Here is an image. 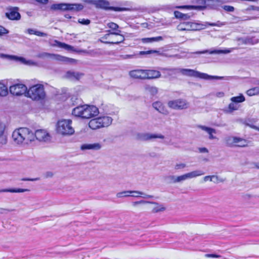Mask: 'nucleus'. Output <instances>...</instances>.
Wrapping results in <instances>:
<instances>
[{"instance_id": "obj_1", "label": "nucleus", "mask_w": 259, "mask_h": 259, "mask_svg": "<svg viewBox=\"0 0 259 259\" xmlns=\"http://www.w3.org/2000/svg\"><path fill=\"white\" fill-rule=\"evenodd\" d=\"M160 69L162 71V76L169 79L176 78L177 75L179 73H181L185 76L194 77L205 80H211L213 79H222L224 78L223 76L209 75L206 73H202L191 69L161 68Z\"/></svg>"}, {"instance_id": "obj_2", "label": "nucleus", "mask_w": 259, "mask_h": 259, "mask_svg": "<svg viewBox=\"0 0 259 259\" xmlns=\"http://www.w3.org/2000/svg\"><path fill=\"white\" fill-rule=\"evenodd\" d=\"M84 6L81 4H69V3H59L54 4L51 6L50 9L52 11H74L79 12L81 11Z\"/></svg>"}, {"instance_id": "obj_3", "label": "nucleus", "mask_w": 259, "mask_h": 259, "mask_svg": "<svg viewBox=\"0 0 259 259\" xmlns=\"http://www.w3.org/2000/svg\"><path fill=\"white\" fill-rule=\"evenodd\" d=\"M27 96L33 100L39 101L45 98L44 87L41 84H36L31 87L27 91Z\"/></svg>"}, {"instance_id": "obj_4", "label": "nucleus", "mask_w": 259, "mask_h": 259, "mask_svg": "<svg viewBox=\"0 0 259 259\" xmlns=\"http://www.w3.org/2000/svg\"><path fill=\"white\" fill-rule=\"evenodd\" d=\"M72 121L70 119H63L58 121L57 124V132L62 135H71L74 130L71 126Z\"/></svg>"}, {"instance_id": "obj_5", "label": "nucleus", "mask_w": 259, "mask_h": 259, "mask_svg": "<svg viewBox=\"0 0 259 259\" xmlns=\"http://www.w3.org/2000/svg\"><path fill=\"white\" fill-rule=\"evenodd\" d=\"M179 29L181 31H199L206 28V25L200 21L184 22L178 25Z\"/></svg>"}, {"instance_id": "obj_6", "label": "nucleus", "mask_w": 259, "mask_h": 259, "mask_svg": "<svg viewBox=\"0 0 259 259\" xmlns=\"http://www.w3.org/2000/svg\"><path fill=\"white\" fill-rule=\"evenodd\" d=\"M37 57L39 58H50L52 59L66 63H73L76 62V60L74 59L69 58L58 54H50L46 52L38 54Z\"/></svg>"}, {"instance_id": "obj_7", "label": "nucleus", "mask_w": 259, "mask_h": 259, "mask_svg": "<svg viewBox=\"0 0 259 259\" xmlns=\"http://www.w3.org/2000/svg\"><path fill=\"white\" fill-rule=\"evenodd\" d=\"M167 106L172 109L183 110L189 107V103L185 99H178L169 101L167 102Z\"/></svg>"}, {"instance_id": "obj_8", "label": "nucleus", "mask_w": 259, "mask_h": 259, "mask_svg": "<svg viewBox=\"0 0 259 259\" xmlns=\"http://www.w3.org/2000/svg\"><path fill=\"white\" fill-rule=\"evenodd\" d=\"M99 109L95 106L84 105L83 118H90L98 115Z\"/></svg>"}, {"instance_id": "obj_9", "label": "nucleus", "mask_w": 259, "mask_h": 259, "mask_svg": "<svg viewBox=\"0 0 259 259\" xmlns=\"http://www.w3.org/2000/svg\"><path fill=\"white\" fill-rule=\"evenodd\" d=\"M71 100L72 102V105H76V107L72 110V115L83 118V112L84 111V105H81L80 104H78V102H76V101H78V99L75 96L72 97Z\"/></svg>"}, {"instance_id": "obj_10", "label": "nucleus", "mask_w": 259, "mask_h": 259, "mask_svg": "<svg viewBox=\"0 0 259 259\" xmlns=\"http://www.w3.org/2000/svg\"><path fill=\"white\" fill-rule=\"evenodd\" d=\"M27 88L26 86L22 83H17L11 85L10 87V92L13 95L19 96L26 93Z\"/></svg>"}, {"instance_id": "obj_11", "label": "nucleus", "mask_w": 259, "mask_h": 259, "mask_svg": "<svg viewBox=\"0 0 259 259\" xmlns=\"http://www.w3.org/2000/svg\"><path fill=\"white\" fill-rule=\"evenodd\" d=\"M8 12L5 13L6 18L11 20H19L21 19V14L18 12L19 8L17 7H10L7 9Z\"/></svg>"}, {"instance_id": "obj_12", "label": "nucleus", "mask_w": 259, "mask_h": 259, "mask_svg": "<svg viewBox=\"0 0 259 259\" xmlns=\"http://www.w3.org/2000/svg\"><path fill=\"white\" fill-rule=\"evenodd\" d=\"M236 40L239 45H254L259 42V39L255 36H247L243 37H237Z\"/></svg>"}, {"instance_id": "obj_13", "label": "nucleus", "mask_w": 259, "mask_h": 259, "mask_svg": "<svg viewBox=\"0 0 259 259\" xmlns=\"http://www.w3.org/2000/svg\"><path fill=\"white\" fill-rule=\"evenodd\" d=\"M137 138L141 141H149L152 139L159 138L163 139L164 136L161 134L151 133H139L137 134Z\"/></svg>"}, {"instance_id": "obj_14", "label": "nucleus", "mask_w": 259, "mask_h": 259, "mask_svg": "<svg viewBox=\"0 0 259 259\" xmlns=\"http://www.w3.org/2000/svg\"><path fill=\"white\" fill-rule=\"evenodd\" d=\"M84 2L89 3L93 4L97 8H101L105 10H110V4L109 2L106 0H85Z\"/></svg>"}, {"instance_id": "obj_15", "label": "nucleus", "mask_w": 259, "mask_h": 259, "mask_svg": "<svg viewBox=\"0 0 259 259\" xmlns=\"http://www.w3.org/2000/svg\"><path fill=\"white\" fill-rule=\"evenodd\" d=\"M160 54L159 51L156 50H149L147 51H140L139 53H134L131 55H122V58L124 59H131V58H137L141 56L147 55L152 54Z\"/></svg>"}, {"instance_id": "obj_16", "label": "nucleus", "mask_w": 259, "mask_h": 259, "mask_svg": "<svg viewBox=\"0 0 259 259\" xmlns=\"http://www.w3.org/2000/svg\"><path fill=\"white\" fill-rule=\"evenodd\" d=\"M35 139L39 141H48L50 140L49 133L44 130H37L35 131Z\"/></svg>"}, {"instance_id": "obj_17", "label": "nucleus", "mask_w": 259, "mask_h": 259, "mask_svg": "<svg viewBox=\"0 0 259 259\" xmlns=\"http://www.w3.org/2000/svg\"><path fill=\"white\" fill-rule=\"evenodd\" d=\"M24 130V127L20 128L15 130L12 134V138L14 141L17 144H21L25 141L24 135L21 132Z\"/></svg>"}, {"instance_id": "obj_18", "label": "nucleus", "mask_w": 259, "mask_h": 259, "mask_svg": "<svg viewBox=\"0 0 259 259\" xmlns=\"http://www.w3.org/2000/svg\"><path fill=\"white\" fill-rule=\"evenodd\" d=\"M231 51L228 49L225 50H218V49H213V50H205L202 51H197L193 53L195 54H226L230 53Z\"/></svg>"}, {"instance_id": "obj_19", "label": "nucleus", "mask_w": 259, "mask_h": 259, "mask_svg": "<svg viewBox=\"0 0 259 259\" xmlns=\"http://www.w3.org/2000/svg\"><path fill=\"white\" fill-rule=\"evenodd\" d=\"M107 26L111 30H108L107 31L109 32V34H105V38H107V36L109 35L110 34L116 35H120V33L121 31L117 29L119 28V26L117 24L113 22H110L107 24Z\"/></svg>"}, {"instance_id": "obj_20", "label": "nucleus", "mask_w": 259, "mask_h": 259, "mask_svg": "<svg viewBox=\"0 0 259 259\" xmlns=\"http://www.w3.org/2000/svg\"><path fill=\"white\" fill-rule=\"evenodd\" d=\"M146 70L137 69L130 71V76L137 79H146Z\"/></svg>"}, {"instance_id": "obj_21", "label": "nucleus", "mask_w": 259, "mask_h": 259, "mask_svg": "<svg viewBox=\"0 0 259 259\" xmlns=\"http://www.w3.org/2000/svg\"><path fill=\"white\" fill-rule=\"evenodd\" d=\"M102 148V145L99 143H85L81 145L80 149L81 150H92L97 151Z\"/></svg>"}, {"instance_id": "obj_22", "label": "nucleus", "mask_w": 259, "mask_h": 259, "mask_svg": "<svg viewBox=\"0 0 259 259\" xmlns=\"http://www.w3.org/2000/svg\"><path fill=\"white\" fill-rule=\"evenodd\" d=\"M21 131L22 134L24 135L25 140H26L27 142L28 141L32 142L34 140L35 138V132H33L27 127H24V130Z\"/></svg>"}, {"instance_id": "obj_23", "label": "nucleus", "mask_w": 259, "mask_h": 259, "mask_svg": "<svg viewBox=\"0 0 259 259\" xmlns=\"http://www.w3.org/2000/svg\"><path fill=\"white\" fill-rule=\"evenodd\" d=\"M83 75V74L82 73L69 70L66 72L65 77L71 80L75 79L78 80Z\"/></svg>"}, {"instance_id": "obj_24", "label": "nucleus", "mask_w": 259, "mask_h": 259, "mask_svg": "<svg viewBox=\"0 0 259 259\" xmlns=\"http://www.w3.org/2000/svg\"><path fill=\"white\" fill-rule=\"evenodd\" d=\"M152 107L160 113L165 115L168 114V111L165 108L164 105L160 101H156L153 103Z\"/></svg>"}, {"instance_id": "obj_25", "label": "nucleus", "mask_w": 259, "mask_h": 259, "mask_svg": "<svg viewBox=\"0 0 259 259\" xmlns=\"http://www.w3.org/2000/svg\"><path fill=\"white\" fill-rule=\"evenodd\" d=\"M54 46L59 47L60 48L64 49L65 50L69 51L77 52V51L74 49L73 46L65 44L64 42H60L57 40H55L54 41Z\"/></svg>"}, {"instance_id": "obj_26", "label": "nucleus", "mask_w": 259, "mask_h": 259, "mask_svg": "<svg viewBox=\"0 0 259 259\" xmlns=\"http://www.w3.org/2000/svg\"><path fill=\"white\" fill-rule=\"evenodd\" d=\"M146 79H153L161 76L160 72L155 70H146Z\"/></svg>"}, {"instance_id": "obj_27", "label": "nucleus", "mask_w": 259, "mask_h": 259, "mask_svg": "<svg viewBox=\"0 0 259 259\" xmlns=\"http://www.w3.org/2000/svg\"><path fill=\"white\" fill-rule=\"evenodd\" d=\"M100 120L99 117L91 119L89 123V127L93 130L103 127Z\"/></svg>"}, {"instance_id": "obj_28", "label": "nucleus", "mask_w": 259, "mask_h": 259, "mask_svg": "<svg viewBox=\"0 0 259 259\" xmlns=\"http://www.w3.org/2000/svg\"><path fill=\"white\" fill-rule=\"evenodd\" d=\"M99 119H100V121L102 127L108 126L112 122V118L109 116H100L99 117Z\"/></svg>"}, {"instance_id": "obj_29", "label": "nucleus", "mask_w": 259, "mask_h": 259, "mask_svg": "<svg viewBox=\"0 0 259 259\" xmlns=\"http://www.w3.org/2000/svg\"><path fill=\"white\" fill-rule=\"evenodd\" d=\"M199 127L203 131H205L209 134V139L212 140L215 139V137L213 136L212 134H215V130L211 127H207L203 125H200Z\"/></svg>"}, {"instance_id": "obj_30", "label": "nucleus", "mask_w": 259, "mask_h": 259, "mask_svg": "<svg viewBox=\"0 0 259 259\" xmlns=\"http://www.w3.org/2000/svg\"><path fill=\"white\" fill-rule=\"evenodd\" d=\"M163 40V37L161 36L153 37H145L141 39V41L144 44L152 43L154 41H159Z\"/></svg>"}, {"instance_id": "obj_31", "label": "nucleus", "mask_w": 259, "mask_h": 259, "mask_svg": "<svg viewBox=\"0 0 259 259\" xmlns=\"http://www.w3.org/2000/svg\"><path fill=\"white\" fill-rule=\"evenodd\" d=\"M29 191L27 189L21 188H12V189H5L0 190V192H11V193H22L25 192Z\"/></svg>"}, {"instance_id": "obj_32", "label": "nucleus", "mask_w": 259, "mask_h": 259, "mask_svg": "<svg viewBox=\"0 0 259 259\" xmlns=\"http://www.w3.org/2000/svg\"><path fill=\"white\" fill-rule=\"evenodd\" d=\"M180 6H173L170 5H164V6H162L160 8H155L154 11L156 12V11H158L159 10H163V11H165L170 12V11H172L174 9H180V8H178V7H180Z\"/></svg>"}, {"instance_id": "obj_33", "label": "nucleus", "mask_w": 259, "mask_h": 259, "mask_svg": "<svg viewBox=\"0 0 259 259\" xmlns=\"http://www.w3.org/2000/svg\"><path fill=\"white\" fill-rule=\"evenodd\" d=\"M29 34H35L37 36L41 37H46L48 34L45 32H42L32 28H28L26 30Z\"/></svg>"}, {"instance_id": "obj_34", "label": "nucleus", "mask_w": 259, "mask_h": 259, "mask_svg": "<svg viewBox=\"0 0 259 259\" xmlns=\"http://www.w3.org/2000/svg\"><path fill=\"white\" fill-rule=\"evenodd\" d=\"M204 174V172H203L202 170H197L193 171L192 172L186 174V177H187V179H190L193 178L194 177H196L197 176H201Z\"/></svg>"}, {"instance_id": "obj_35", "label": "nucleus", "mask_w": 259, "mask_h": 259, "mask_svg": "<svg viewBox=\"0 0 259 259\" xmlns=\"http://www.w3.org/2000/svg\"><path fill=\"white\" fill-rule=\"evenodd\" d=\"M238 109V106L237 104L234 102H231L229 104L227 109H225V111L227 113H231L234 111Z\"/></svg>"}, {"instance_id": "obj_36", "label": "nucleus", "mask_w": 259, "mask_h": 259, "mask_svg": "<svg viewBox=\"0 0 259 259\" xmlns=\"http://www.w3.org/2000/svg\"><path fill=\"white\" fill-rule=\"evenodd\" d=\"M131 193H135V194H139L140 192H134V191H125L117 193L116 194V196L118 198H121L123 197H128L130 196V194Z\"/></svg>"}, {"instance_id": "obj_37", "label": "nucleus", "mask_w": 259, "mask_h": 259, "mask_svg": "<svg viewBox=\"0 0 259 259\" xmlns=\"http://www.w3.org/2000/svg\"><path fill=\"white\" fill-rule=\"evenodd\" d=\"M245 100L244 96L242 94H240L239 96L233 97L231 98V101L232 102H234L236 104L242 103Z\"/></svg>"}, {"instance_id": "obj_38", "label": "nucleus", "mask_w": 259, "mask_h": 259, "mask_svg": "<svg viewBox=\"0 0 259 259\" xmlns=\"http://www.w3.org/2000/svg\"><path fill=\"white\" fill-rule=\"evenodd\" d=\"M0 56L2 57H10V58L14 59V60H15L16 61H20L21 63H24V64H26V61L25 59V58H24L23 57H18V56H9V55H5L4 54H1Z\"/></svg>"}, {"instance_id": "obj_39", "label": "nucleus", "mask_w": 259, "mask_h": 259, "mask_svg": "<svg viewBox=\"0 0 259 259\" xmlns=\"http://www.w3.org/2000/svg\"><path fill=\"white\" fill-rule=\"evenodd\" d=\"M246 94L249 96H252L259 94V87H256L248 90Z\"/></svg>"}, {"instance_id": "obj_40", "label": "nucleus", "mask_w": 259, "mask_h": 259, "mask_svg": "<svg viewBox=\"0 0 259 259\" xmlns=\"http://www.w3.org/2000/svg\"><path fill=\"white\" fill-rule=\"evenodd\" d=\"M204 25H206V28L208 26H219V27H221V26H224V25H225L226 24H227V22H222L220 21H218L216 23H210V22H204L203 23Z\"/></svg>"}, {"instance_id": "obj_41", "label": "nucleus", "mask_w": 259, "mask_h": 259, "mask_svg": "<svg viewBox=\"0 0 259 259\" xmlns=\"http://www.w3.org/2000/svg\"><path fill=\"white\" fill-rule=\"evenodd\" d=\"M8 94L7 87L4 84L0 82V96L5 97Z\"/></svg>"}, {"instance_id": "obj_42", "label": "nucleus", "mask_w": 259, "mask_h": 259, "mask_svg": "<svg viewBox=\"0 0 259 259\" xmlns=\"http://www.w3.org/2000/svg\"><path fill=\"white\" fill-rule=\"evenodd\" d=\"M7 142L6 136L4 135V130L1 129L0 130V144H6Z\"/></svg>"}, {"instance_id": "obj_43", "label": "nucleus", "mask_w": 259, "mask_h": 259, "mask_svg": "<svg viewBox=\"0 0 259 259\" xmlns=\"http://www.w3.org/2000/svg\"><path fill=\"white\" fill-rule=\"evenodd\" d=\"M110 10L113 11L115 12H122L128 11L130 10V9L124 7L111 6L110 7Z\"/></svg>"}, {"instance_id": "obj_44", "label": "nucleus", "mask_w": 259, "mask_h": 259, "mask_svg": "<svg viewBox=\"0 0 259 259\" xmlns=\"http://www.w3.org/2000/svg\"><path fill=\"white\" fill-rule=\"evenodd\" d=\"M146 203H151V204H157L158 203L155 202H152V201H147L143 200L138 201H135L133 202V205L134 206H136L138 204H146Z\"/></svg>"}, {"instance_id": "obj_45", "label": "nucleus", "mask_w": 259, "mask_h": 259, "mask_svg": "<svg viewBox=\"0 0 259 259\" xmlns=\"http://www.w3.org/2000/svg\"><path fill=\"white\" fill-rule=\"evenodd\" d=\"M221 8H223L225 11L228 12H233L235 10L234 7L232 6L222 5Z\"/></svg>"}, {"instance_id": "obj_46", "label": "nucleus", "mask_w": 259, "mask_h": 259, "mask_svg": "<svg viewBox=\"0 0 259 259\" xmlns=\"http://www.w3.org/2000/svg\"><path fill=\"white\" fill-rule=\"evenodd\" d=\"M251 10L259 11V7L255 6H250L246 9L243 10L242 12L243 13H246V12H248Z\"/></svg>"}, {"instance_id": "obj_47", "label": "nucleus", "mask_w": 259, "mask_h": 259, "mask_svg": "<svg viewBox=\"0 0 259 259\" xmlns=\"http://www.w3.org/2000/svg\"><path fill=\"white\" fill-rule=\"evenodd\" d=\"M226 144L229 146H232L234 144V137H228L226 138Z\"/></svg>"}, {"instance_id": "obj_48", "label": "nucleus", "mask_w": 259, "mask_h": 259, "mask_svg": "<svg viewBox=\"0 0 259 259\" xmlns=\"http://www.w3.org/2000/svg\"><path fill=\"white\" fill-rule=\"evenodd\" d=\"M147 90L151 93L152 95H155L157 93V89L154 87H148L147 88Z\"/></svg>"}, {"instance_id": "obj_49", "label": "nucleus", "mask_w": 259, "mask_h": 259, "mask_svg": "<svg viewBox=\"0 0 259 259\" xmlns=\"http://www.w3.org/2000/svg\"><path fill=\"white\" fill-rule=\"evenodd\" d=\"M78 22L82 25H88L90 24L91 20L88 19H79Z\"/></svg>"}, {"instance_id": "obj_50", "label": "nucleus", "mask_w": 259, "mask_h": 259, "mask_svg": "<svg viewBox=\"0 0 259 259\" xmlns=\"http://www.w3.org/2000/svg\"><path fill=\"white\" fill-rule=\"evenodd\" d=\"M9 33V31L4 26L0 25V36Z\"/></svg>"}, {"instance_id": "obj_51", "label": "nucleus", "mask_w": 259, "mask_h": 259, "mask_svg": "<svg viewBox=\"0 0 259 259\" xmlns=\"http://www.w3.org/2000/svg\"><path fill=\"white\" fill-rule=\"evenodd\" d=\"M174 15L176 18L179 19L180 20L182 19L183 13H181L180 11H175L174 12Z\"/></svg>"}, {"instance_id": "obj_52", "label": "nucleus", "mask_w": 259, "mask_h": 259, "mask_svg": "<svg viewBox=\"0 0 259 259\" xmlns=\"http://www.w3.org/2000/svg\"><path fill=\"white\" fill-rule=\"evenodd\" d=\"M244 19H241V18L240 17H236V18L238 19V21H247V20H253L256 19L257 18L256 16H253V17H250V16H245Z\"/></svg>"}, {"instance_id": "obj_53", "label": "nucleus", "mask_w": 259, "mask_h": 259, "mask_svg": "<svg viewBox=\"0 0 259 259\" xmlns=\"http://www.w3.org/2000/svg\"><path fill=\"white\" fill-rule=\"evenodd\" d=\"M193 15V13H189L187 14H184L182 18V20H186L189 19Z\"/></svg>"}, {"instance_id": "obj_54", "label": "nucleus", "mask_w": 259, "mask_h": 259, "mask_svg": "<svg viewBox=\"0 0 259 259\" xmlns=\"http://www.w3.org/2000/svg\"><path fill=\"white\" fill-rule=\"evenodd\" d=\"M177 177L175 176H169L167 177V180L168 181V182L170 183H176L177 181H176Z\"/></svg>"}, {"instance_id": "obj_55", "label": "nucleus", "mask_w": 259, "mask_h": 259, "mask_svg": "<svg viewBox=\"0 0 259 259\" xmlns=\"http://www.w3.org/2000/svg\"><path fill=\"white\" fill-rule=\"evenodd\" d=\"M186 174L180 176H178L177 177V178L176 179V181H177V183H178V182H180L182 181H184V180L187 179V177H186Z\"/></svg>"}, {"instance_id": "obj_56", "label": "nucleus", "mask_w": 259, "mask_h": 259, "mask_svg": "<svg viewBox=\"0 0 259 259\" xmlns=\"http://www.w3.org/2000/svg\"><path fill=\"white\" fill-rule=\"evenodd\" d=\"M134 192H140V193H139V194H140L142 196H141V197L142 198H153V196L152 195H147L141 191H134Z\"/></svg>"}, {"instance_id": "obj_57", "label": "nucleus", "mask_w": 259, "mask_h": 259, "mask_svg": "<svg viewBox=\"0 0 259 259\" xmlns=\"http://www.w3.org/2000/svg\"><path fill=\"white\" fill-rule=\"evenodd\" d=\"M186 165L185 163H178L175 165V169H183L186 167Z\"/></svg>"}, {"instance_id": "obj_58", "label": "nucleus", "mask_w": 259, "mask_h": 259, "mask_svg": "<svg viewBox=\"0 0 259 259\" xmlns=\"http://www.w3.org/2000/svg\"><path fill=\"white\" fill-rule=\"evenodd\" d=\"M241 142H243L244 143H246V140L242 139L241 138L234 137V143H238Z\"/></svg>"}, {"instance_id": "obj_59", "label": "nucleus", "mask_w": 259, "mask_h": 259, "mask_svg": "<svg viewBox=\"0 0 259 259\" xmlns=\"http://www.w3.org/2000/svg\"><path fill=\"white\" fill-rule=\"evenodd\" d=\"M165 208L164 207H161L160 208L159 207H155L153 209L152 212L154 213H156L159 211H162L165 210Z\"/></svg>"}, {"instance_id": "obj_60", "label": "nucleus", "mask_w": 259, "mask_h": 259, "mask_svg": "<svg viewBox=\"0 0 259 259\" xmlns=\"http://www.w3.org/2000/svg\"><path fill=\"white\" fill-rule=\"evenodd\" d=\"M123 37V39L120 40V41H116V42H111V41H104V43L106 44H116V45H118L120 43L123 42L124 40V37L123 36H122Z\"/></svg>"}, {"instance_id": "obj_61", "label": "nucleus", "mask_w": 259, "mask_h": 259, "mask_svg": "<svg viewBox=\"0 0 259 259\" xmlns=\"http://www.w3.org/2000/svg\"><path fill=\"white\" fill-rule=\"evenodd\" d=\"M213 178H215L216 179H218V176H205L204 177V181H207L208 180H209L210 181H212V179Z\"/></svg>"}, {"instance_id": "obj_62", "label": "nucleus", "mask_w": 259, "mask_h": 259, "mask_svg": "<svg viewBox=\"0 0 259 259\" xmlns=\"http://www.w3.org/2000/svg\"><path fill=\"white\" fill-rule=\"evenodd\" d=\"M13 210V209H8L6 208H0V213L3 214L5 213L6 212H10L12 211Z\"/></svg>"}, {"instance_id": "obj_63", "label": "nucleus", "mask_w": 259, "mask_h": 259, "mask_svg": "<svg viewBox=\"0 0 259 259\" xmlns=\"http://www.w3.org/2000/svg\"><path fill=\"white\" fill-rule=\"evenodd\" d=\"M39 180V178H35V179L23 178L22 179V181H37Z\"/></svg>"}, {"instance_id": "obj_64", "label": "nucleus", "mask_w": 259, "mask_h": 259, "mask_svg": "<svg viewBox=\"0 0 259 259\" xmlns=\"http://www.w3.org/2000/svg\"><path fill=\"white\" fill-rule=\"evenodd\" d=\"M199 151L200 153H207L208 152V150L206 148L202 147L199 148Z\"/></svg>"}]
</instances>
